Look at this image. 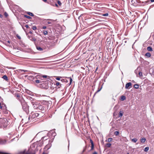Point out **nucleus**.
Listing matches in <instances>:
<instances>
[{
    "label": "nucleus",
    "instance_id": "nucleus-1",
    "mask_svg": "<svg viewBox=\"0 0 154 154\" xmlns=\"http://www.w3.org/2000/svg\"><path fill=\"white\" fill-rule=\"evenodd\" d=\"M20 102L22 105L23 110L25 111L26 113H28L29 112V106L26 103L24 100L23 98H21V100H20Z\"/></svg>",
    "mask_w": 154,
    "mask_h": 154
},
{
    "label": "nucleus",
    "instance_id": "nucleus-2",
    "mask_svg": "<svg viewBox=\"0 0 154 154\" xmlns=\"http://www.w3.org/2000/svg\"><path fill=\"white\" fill-rule=\"evenodd\" d=\"M39 115V114L38 113H34L32 115L31 118H30V117H29L28 119L29 120L31 121V119H34L38 117Z\"/></svg>",
    "mask_w": 154,
    "mask_h": 154
},
{
    "label": "nucleus",
    "instance_id": "nucleus-3",
    "mask_svg": "<svg viewBox=\"0 0 154 154\" xmlns=\"http://www.w3.org/2000/svg\"><path fill=\"white\" fill-rule=\"evenodd\" d=\"M32 103L33 106V107L35 109H37L39 106V103L36 102H32Z\"/></svg>",
    "mask_w": 154,
    "mask_h": 154
},
{
    "label": "nucleus",
    "instance_id": "nucleus-4",
    "mask_svg": "<svg viewBox=\"0 0 154 154\" xmlns=\"http://www.w3.org/2000/svg\"><path fill=\"white\" fill-rule=\"evenodd\" d=\"M46 45L50 46H54L55 45V42L54 41L48 42H47Z\"/></svg>",
    "mask_w": 154,
    "mask_h": 154
},
{
    "label": "nucleus",
    "instance_id": "nucleus-5",
    "mask_svg": "<svg viewBox=\"0 0 154 154\" xmlns=\"http://www.w3.org/2000/svg\"><path fill=\"white\" fill-rule=\"evenodd\" d=\"M132 84L131 82L127 83L125 85V88L126 89L130 88L131 87Z\"/></svg>",
    "mask_w": 154,
    "mask_h": 154
},
{
    "label": "nucleus",
    "instance_id": "nucleus-6",
    "mask_svg": "<svg viewBox=\"0 0 154 154\" xmlns=\"http://www.w3.org/2000/svg\"><path fill=\"white\" fill-rule=\"evenodd\" d=\"M45 107L44 106L41 105L40 104H39V106H38V108L37 110H42L43 109L44 110Z\"/></svg>",
    "mask_w": 154,
    "mask_h": 154
},
{
    "label": "nucleus",
    "instance_id": "nucleus-7",
    "mask_svg": "<svg viewBox=\"0 0 154 154\" xmlns=\"http://www.w3.org/2000/svg\"><path fill=\"white\" fill-rule=\"evenodd\" d=\"M6 140H3L2 139H0V144H5L6 143Z\"/></svg>",
    "mask_w": 154,
    "mask_h": 154
},
{
    "label": "nucleus",
    "instance_id": "nucleus-8",
    "mask_svg": "<svg viewBox=\"0 0 154 154\" xmlns=\"http://www.w3.org/2000/svg\"><path fill=\"white\" fill-rule=\"evenodd\" d=\"M2 78L5 81H7L8 80V78L7 76L5 75H4L2 77Z\"/></svg>",
    "mask_w": 154,
    "mask_h": 154
},
{
    "label": "nucleus",
    "instance_id": "nucleus-9",
    "mask_svg": "<svg viewBox=\"0 0 154 154\" xmlns=\"http://www.w3.org/2000/svg\"><path fill=\"white\" fill-rule=\"evenodd\" d=\"M147 50L149 51H152V48L151 47H148L147 48Z\"/></svg>",
    "mask_w": 154,
    "mask_h": 154
},
{
    "label": "nucleus",
    "instance_id": "nucleus-10",
    "mask_svg": "<svg viewBox=\"0 0 154 154\" xmlns=\"http://www.w3.org/2000/svg\"><path fill=\"white\" fill-rule=\"evenodd\" d=\"M145 56H146L148 57H149L151 56V54L149 52L146 53L145 54Z\"/></svg>",
    "mask_w": 154,
    "mask_h": 154
},
{
    "label": "nucleus",
    "instance_id": "nucleus-11",
    "mask_svg": "<svg viewBox=\"0 0 154 154\" xmlns=\"http://www.w3.org/2000/svg\"><path fill=\"white\" fill-rule=\"evenodd\" d=\"M36 48L39 51H42L43 50L42 48L39 46H36Z\"/></svg>",
    "mask_w": 154,
    "mask_h": 154
},
{
    "label": "nucleus",
    "instance_id": "nucleus-12",
    "mask_svg": "<svg viewBox=\"0 0 154 154\" xmlns=\"http://www.w3.org/2000/svg\"><path fill=\"white\" fill-rule=\"evenodd\" d=\"M112 140V138H108L107 140H106V141L108 143L111 142Z\"/></svg>",
    "mask_w": 154,
    "mask_h": 154
},
{
    "label": "nucleus",
    "instance_id": "nucleus-13",
    "mask_svg": "<svg viewBox=\"0 0 154 154\" xmlns=\"http://www.w3.org/2000/svg\"><path fill=\"white\" fill-rule=\"evenodd\" d=\"M146 140V139L144 138H143L141 139L140 141L142 143H144Z\"/></svg>",
    "mask_w": 154,
    "mask_h": 154
},
{
    "label": "nucleus",
    "instance_id": "nucleus-14",
    "mask_svg": "<svg viewBox=\"0 0 154 154\" xmlns=\"http://www.w3.org/2000/svg\"><path fill=\"white\" fill-rule=\"evenodd\" d=\"M56 79L57 80H60V79L62 78V77L61 76H56Z\"/></svg>",
    "mask_w": 154,
    "mask_h": 154
},
{
    "label": "nucleus",
    "instance_id": "nucleus-15",
    "mask_svg": "<svg viewBox=\"0 0 154 154\" xmlns=\"http://www.w3.org/2000/svg\"><path fill=\"white\" fill-rule=\"evenodd\" d=\"M126 99V97L124 96H122L121 97V100H124Z\"/></svg>",
    "mask_w": 154,
    "mask_h": 154
},
{
    "label": "nucleus",
    "instance_id": "nucleus-16",
    "mask_svg": "<svg viewBox=\"0 0 154 154\" xmlns=\"http://www.w3.org/2000/svg\"><path fill=\"white\" fill-rule=\"evenodd\" d=\"M17 99L19 100L20 101V100H21L22 97H20L19 94H17Z\"/></svg>",
    "mask_w": 154,
    "mask_h": 154
},
{
    "label": "nucleus",
    "instance_id": "nucleus-17",
    "mask_svg": "<svg viewBox=\"0 0 154 154\" xmlns=\"http://www.w3.org/2000/svg\"><path fill=\"white\" fill-rule=\"evenodd\" d=\"M67 78L68 79H70V83H69V85L71 84L72 81V79L71 77H68Z\"/></svg>",
    "mask_w": 154,
    "mask_h": 154
},
{
    "label": "nucleus",
    "instance_id": "nucleus-18",
    "mask_svg": "<svg viewBox=\"0 0 154 154\" xmlns=\"http://www.w3.org/2000/svg\"><path fill=\"white\" fill-rule=\"evenodd\" d=\"M27 14L32 17H33L34 16V14H33L32 13L30 12H28Z\"/></svg>",
    "mask_w": 154,
    "mask_h": 154
},
{
    "label": "nucleus",
    "instance_id": "nucleus-19",
    "mask_svg": "<svg viewBox=\"0 0 154 154\" xmlns=\"http://www.w3.org/2000/svg\"><path fill=\"white\" fill-rule=\"evenodd\" d=\"M137 138H134L132 139V141L136 143L137 141Z\"/></svg>",
    "mask_w": 154,
    "mask_h": 154
},
{
    "label": "nucleus",
    "instance_id": "nucleus-20",
    "mask_svg": "<svg viewBox=\"0 0 154 154\" xmlns=\"http://www.w3.org/2000/svg\"><path fill=\"white\" fill-rule=\"evenodd\" d=\"M122 115H123V112H122L121 111H120L119 112V117H122Z\"/></svg>",
    "mask_w": 154,
    "mask_h": 154
},
{
    "label": "nucleus",
    "instance_id": "nucleus-21",
    "mask_svg": "<svg viewBox=\"0 0 154 154\" xmlns=\"http://www.w3.org/2000/svg\"><path fill=\"white\" fill-rule=\"evenodd\" d=\"M134 87L136 89H138L139 87V85L138 84H135L134 85Z\"/></svg>",
    "mask_w": 154,
    "mask_h": 154
},
{
    "label": "nucleus",
    "instance_id": "nucleus-22",
    "mask_svg": "<svg viewBox=\"0 0 154 154\" xmlns=\"http://www.w3.org/2000/svg\"><path fill=\"white\" fill-rule=\"evenodd\" d=\"M35 82L37 84L40 83H41V81L38 80H35Z\"/></svg>",
    "mask_w": 154,
    "mask_h": 154
},
{
    "label": "nucleus",
    "instance_id": "nucleus-23",
    "mask_svg": "<svg viewBox=\"0 0 154 154\" xmlns=\"http://www.w3.org/2000/svg\"><path fill=\"white\" fill-rule=\"evenodd\" d=\"M114 134L116 136H117L119 134V132L118 131H116L114 132Z\"/></svg>",
    "mask_w": 154,
    "mask_h": 154
},
{
    "label": "nucleus",
    "instance_id": "nucleus-24",
    "mask_svg": "<svg viewBox=\"0 0 154 154\" xmlns=\"http://www.w3.org/2000/svg\"><path fill=\"white\" fill-rule=\"evenodd\" d=\"M149 149V147H146L144 149V151L145 152H147Z\"/></svg>",
    "mask_w": 154,
    "mask_h": 154
},
{
    "label": "nucleus",
    "instance_id": "nucleus-25",
    "mask_svg": "<svg viewBox=\"0 0 154 154\" xmlns=\"http://www.w3.org/2000/svg\"><path fill=\"white\" fill-rule=\"evenodd\" d=\"M111 144L110 143H107L106 144V146L108 147H110L111 146Z\"/></svg>",
    "mask_w": 154,
    "mask_h": 154
},
{
    "label": "nucleus",
    "instance_id": "nucleus-26",
    "mask_svg": "<svg viewBox=\"0 0 154 154\" xmlns=\"http://www.w3.org/2000/svg\"><path fill=\"white\" fill-rule=\"evenodd\" d=\"M32 28L33 30H35L37 29V27L35 26H33Z\"/></svg>",
    "mask_w": 154,
    "mask_h": 154
},
{
    "label": "nucleus",
    "instance_id": "nucleus-27",
    "mask_svg": "<svg viewBox=\"0 0 154 154\" xmlns=\"http://www.w3.org/2000/svg\"><path fill=\"white\" fill-rule=\"evenodd\" d=\"M43 34L44 35H47L48 32L47 31L44 30L43 31Z\"/></svg>",
    "mask_w": 154,
    "mask_h": 154
},
{
    "label": "nucleus",
    "instance_id": "nucleus-28",
    "mask_svg": "<svg viewBox=\"0 0 154 154\" xmlns=\"http://www.w3.org/2000/svg\"><path fill=\"white\" fill-rule=\"evenodd\" d=\"M24 17H26V18H28V19H31V17H30L29 16H27V15H24Z\"/></svg>",
    "mask_w": 154,
    "mask_h": 154
},
{
    "label": "nucleus",
    "instance_id": "nucleus-29",
    "mask_svg": "<svg viewBox=\"0 0 154 154\" xmlns=\"http://www.w3.org/2000/svg\"><path fill=\"white\" fill-rule=\"evenodd\" d=\"M139 75L140 77H142L143 76L142 73L141 72H139Z\"/></svg>",
    "mask_w": 154,
    "mask_h": 154
},
{
    "label": "nucleus",
    "instance_id": "nucleus-30",
    "mask_svg": "<svg viewBox=\"0 0 154 154\" xmlns=\"http://www.w3.org/2000/svg\"><path fill=\"white\" fill-rule=\"evenodd\" d=\"M56 85L57 86H58L60 85V83L56 81Z\"/></svg>",
    "mask_w": 154,
    "mask_h": 154
},
{
    "label": "nucleus",
    "instance_id": "nucleus-31",
    "mask_svg": "<svg viewBox=\"0 0 154 154\" xmlns=\"http://www.w3.org/2000/svg\"><path fill=\"white\" fill-rule=\"evenodd\" d=\"M30 40L32 41H35L36 40V39L35 38H32L30 39Z\"/></svg>",
    "mask_w": 154,
    "mask_h": 154
},
{
    "label": "nucleus",
    "instance_id": "nucleus-32",
    "mask_svg": "<svg viewBox=\"0 0 154 154\" xmlns=\"http://www.w3.org/2000/svg\"><path fill=\"white\" fill-rule=\"evenodd\" d=\"M90 143H91V145H94L93 141H92V140L91 139H90Z\"/></svg>",
    "mask_w": 154,
    "mask_h": 154
},
{
    "label": "nucleus",
    "instance_id": "nucleus-33",
    "mask_svg": "<svg viewBox=\"0 0 154 154\" xmlns=\"http://www.w3.org/2000/svg\"><path fill=\"white\" fill-rule=\"evenodd\" d=\"M149 2V1L147 0L146 1V2H143V3H144V4H146V3H148Z\"/></svg>",
    "mask_w": 154,
    "mask_h": 154
},
{
    "label": "nucleus",
    "instance_id": "nucleus-34",
    "mask_svg": "<svg viewBox=\"0 0 154 154\" xmlns=\"http://www.w3.org/2000/svg\"><path fill=\"white\" fill-rule=\"evenodd\" d=\"M60 80L62 82H64L66 81V79H62Z\"/></svg>",
    "mask_w": 154,
    "mask_h": 154
},
{
    "label": "nucleus",
    "instance_id": "nucleus-35",
    "mask_svg": "<svg viewBox=\"0 0 154 154\" xmlns=\"http://www.w3.org/2000/svg\"><path fill=\"white\" fill-rule=\"evenodd\" d=\"M4 14H5V16L6 17H7L8 16V13H6V12H5V13Z\"/></svg>",
    "mask_w": 154,
    "mask_h": 154
},
{
    "label": "nucleus",
    "instance_id": "nucleus-36",
    "mask_svg": "<svg viewBox=\"0 0 154 154\" xmlns=\"http://www.w3.org/2000/svg\"><path fill=\"white\" fill-rule=\"evenodd\" d=\"M104 16H108V14L107 13L103 15Z\"/></svg>",
    "mask_w": 154,
    "mask_h": 154
},
{
    "label": "nucleus",
    "instance_id": "nucleus-37",
    "mask_svg": "<svg viewBox=\"0 0 154 154\" xmlns=\"http://www.w3.org/2000/svg\"><path fill=\"white\" fill-rule=\"evenodd\" d=\"M94 145H91V150H92L94 149Z\"/></svg>",
    "mask_w": 154,
    "mask_h": 154
},
{
    "label": "nucleus",
    "instance_id": "nucleus-38",
    "mask_svg": "<svg viewBox=\"0 0 154 154\" xmlns=\"http://www.w3.org/2000/svg\"><path fill=\"white\" fill-rule=\"evenodd\" d=\"M57 3L60 5L61 4V3L59 1H58Z\"/></svg>",
    "mask_w": 154,
    "mask_h": 154
},
{
    "label": "nucleus",
    "instance_id": "nucleus-39",
    "mask_svg": "<svg viewBox=\"0 0 154 154\" xmlns=\"http://www.w3.org/2000/svg\"><path fill=\"white\" fill-rule=\"evenodd\" d=\"M47 76L46 75H42V77L43 78H46L47 77Z\"/></svg>",
    "mask_w": 154,
    "mask_h": 154
},
{
    "label": "nucleus",
    "instance_id": "nucleus-40",
    "mask_svg": "<svg viewBox=\"0 0 154 154\" xmlns=\"http://www.w3.org/2000/svg\"><path fill=\"white\" fill-rule=\"evenodd\" d=\"M46 26H43V27H42V29H46Z\"/></svg>",
    "mask_w": 154,
    "mask_h": 154
},
{
    "label": "nucleus",
    "instance_id": "nucleus-41",
    "mask_svg": "<svg viewBox=\"0 0 154 154\" xmlns=\"http://www.w3.org/2000/svg\"><path fill=\"white\" fill-rule=\"evenodd\" d=\"M17 38H18L19 39H21V37H20V36H19V35H17Z\"/></svg>",
    "mask_w": 154,
    "mask_h": 154
},
{
    "label": "nucleus",
    "instance_id": "nucleus-42",
    "mask_svg": "<svg viewBox=\"0 0 154 154\" xmlns=\"http://www.w3.org/2000/svg\"><path fill=\"white\" fill-rule=\"evenodd\" d=\"M25 27L27 28H29V26L28 25H26L25 26Z\"/></svg>",
    "mask_w": 154,
    "mask_h": 154
},
{
    "label": "nucleus",
    "instance_id": "nucleus-43",
    "mask_svg": "<svg viewBox=\"0 0 154 154\" xmlns=\"http://www.w3.org/2000/svg\"><path fill=\"white\" fill-rule=\"evenodd\" d=\"M100 90H101V89H100V90H98V91H97V92H96V93L95 94H96V93H97V92H99V91H100Z\"/></svg>",
    "mask_w": 154,
    "mask_h": 154
},
{
    "label": "nucleus",
    "instance_id": "nucleus-44",
    "mask_svg": "<svg viewBox=\"0 0 154 154\" xmlns=\"http://www.w3.org/2000/svg\"><path fill=\"white\" fill-rule=\"evenodd\" d=\"M48 20H51V21H54V20L52 19H48Z\"/></svg>",
    "mask_w": 154,
    "mask_h": 154
},
{
    "label": "nucleus",
    "instance_id": "nucleus-45",
    "mask_svg": "<svg viewBox=\"0 0 154 154\" xmlns=\"http://www.w3.org/2000/svg\"><path fill=\"white\" fill-rule=\"evenodd\" d=\"M47 23L48 24H50L51 23V22H47Z\"/></svg>",
    "mask_w": 154,
    "mask_h": 154
},
{
    "label": "nucleus",
    "instance_id": "nucleus-46",
    "mask_svg": "<svg viewBox=\"0 0 154 154\" xmlns=\"http://www.w3.org/2000/svg\"><path fill=\"white\" fill-rule=\"evenodd\" d=\"M93 154H97V153L96 152H95L93 153Z\"/></svg>",
    "mask_w": 154,
    "mask_h": 154
},
{
    "label": "nucleus",
    "instance_id": "nucleus-47",
    "mask_svg": "<svg viewBox=\"0 0 154 154\" xmlns=\"http://www.w3.org/2000/svg\"><path fill=\"white\" fill-rule=\"evenodd\" d=\"M22 71H23L24 72H26L27 71L26 70H22Z\"/></svg>",
    "mask_w": 154,
    "mask_h": 154
},
{
    "label": "nucleus",
    "instance_id": "nucleus-48",
    "mask_svg": "<svg viewBox=\"0 0 154 154\" xmlns=\"http://www.w3.org/2000/svg\"><path fill=\"white\" fill-rule=\"evenodd\" d=\"M152 2H154V0H150Z\"/></svg>",
    "mask_w": 154,
    "mask_h": 154
},
{
    "label": "nucleus",
    "instance_id": "nucleus-49",
    "mask_svg": "<svg viewBox=\"0 0 154 154\" xmlns=\"http://www.w3.org/2000/svg\"><path fill=\"white\" fill-rule=\"evenodd\" d=\"M2 15L1 14L0 15V17L2 18Z\"/></svg>",
    "mask_w": 154,
    "mask_h": 154
},
{
    "label": "nucleus",
    "instance_id": "nucleus-50",
    "mask_svg": "<svg viewBox=\"0 0 154 154\" xmlns=\"http://www.w3.org/2000/svg\"><path fill=\"white\" fill-rule=\"evenodd\" d=\"M68 82V81L66 79V81L65 82Z\"/></svg>",
    "mask_w": 154,
    "mask_h": 154
},
{
    "label": "nucleus",
    "instance_id": "nucleus-51",
    "mask_svg": "<svg viewBox=\"0 0 154 154\" xmlns=\"http://www.w3.org/2000/svg\"><path fill=\"white\" fill-rule=\"evenodd\" d=\"M43 0V1L44 2H46V1H47V0Z\"/></svg>",
    "mask_w": 154,
    "mask_h": 154
},
{
    "label": "nucleus",
    "instance_id": "nucleus-52",
    "mask_svg": "<svg viewBox=\"0 0 154 154\" xmlns=\"http://www.w3.org/2000/svg\"><path fill=\"white\" fill-rule=\"evenodd\" d=\"M2 106H1V105H0V109H2Z\"/></svg>",
    "mask_w": 154,
    "mask_h": 154
},
{
    "label": "nucleus",
    "instance_id": "nucleus-53",
    "mask_svg": "<svg viewBox=\"0 0 154 154\" xmlns=\"http://www.w3.org/2000/svg\"><path fill=\"white\" fill-rule=\"evenodd\" d=\"M29 33H30V34H32V32H31V31H30V32H29Z\"/></svg>",
    "mask_w": 154,
    "mask_h": 154
},
{
    "label": "nucleus",
    "instance_id": "nucleus-54",
    "mask_svg": "<svg viewBox=\"0 0 154 154\" xmlns=\"http://www.w3.org/2000/svg\"><path fill=\"white\" fill-rule=\"evenodd\" d=\"M8 42L9 43H10V41H8Z\"/></svg>",
    "mask_w": 154,
    "mask_h": 154
},
{
    "label": "nucleus",
    "instance_id": "nucleus-55",
    "mask_svg": "<svg viewBox=\"0 0 154 154\" xmlns=\"http://www.w3.org/2000/svg\"><path fill=\"white\" fill-rule=\"evenodd\" d=\"M42 154H46L45 153L43 152V153Z\"/></svg>",
    "mask_w": 154,
    "mask_h": 154
},
{
    "label": "nucleus",
    "instance_id": "nucleus-56",
    "mask_svg": "<svg viewBox=\"0 0 154 154\" xmlns=\"http://www.w3.org/2000/svg\"><path fill=\"white\" fill-rule=\"evenodd\" d=\"M127 154H129V153L128 152V153H127Z\"/></svg>",
    "mask_w": 154,
    "mask_h": 154
},
{
    "label": "nucleus",
    "instance_id": "nucleus-57",
    "mask_svg": "<svg viewBox=\"0 0 154 154\" xmlns=\"http://www.w3.org/2000/svg\"><path fill=\"white\" fill-rule=\"evenodd\" d=\"M1 105V103L0 102V105Z\"/></svg>",
    "mask_w": 154,
    "mask_h": 154
}]
</instances>
